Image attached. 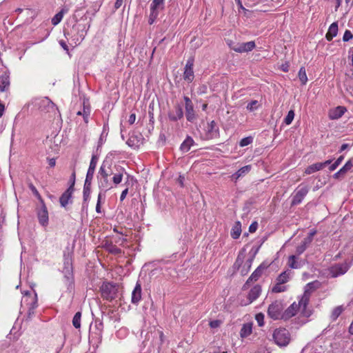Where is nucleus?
I'll return each mask as SVG.
<instances>
[{
	"mask_svg": "<svg viewBox=\"0 0 353 353\" xmlns=\"http://www.w3.org/2000/svg\"><path fill=\"white\" fill-rule=\"evenodd\" d=\"M124 174L127 176L128 181L134 179L132 176L126 172L125 168L118 166L116 167V171L114 172L110 170L109 168H106L103 162L99 168L97 176L99 190L106 192L113 188V185H118L122 181Z\"/></svg>",
	"mask_w": 353,
	"mask_h": 353,
	"instance_id": "f257e3e1",
	"label": "nucleus"
},
{
	"mask_svg": "<svg viewBox=\"0 0 353 353\" xmlns=\"http://www.w3.org/2000/svg\"><path fill=\"white\" fill-rule=\"evenodd\" d=\"M22 294L20 314L25 313L26 320L30 321L34 316V310L38 307L37 294L33 289L25 291Z\"/></svg>",
	"mask_w": 353,
	"mask_h": 353,
	"instance_id": "f03ea898",
	"label": "nucleus"
},
{
	"mask_svg": "<svg viewBox=\"0 0 353 353\" xmlns=\"http://www.w3.org/2000/svg\"><path fill=\"white\" fill-rule=\"evenodd\" d=\"M309 300L310 294L307 292L301 296L298 303L294 302L285 310H284V320H288L295 316L299 311H301L303 316H309L310 315V312L307 310Z\"/></svg>",
	"mask_w": 353,
	"mask_h": 353,
	"instance_id": "7ed1b4c3",
	"label": "nucleus"
},
{
	"mask_svg": "<svg viewBox=\"0 0 353 353\" xmlns=\"http://www.w3.org/2000/svg\"><path fill=\"white\" fill-rule=\"evenodd\" d=\"M88 28L86 24L77 23L70 30H64V35L68 39H72L74 44L77 45L84 39Z\"/></svg>",
	"mask_w": 353,
	"mask_h": 353,
	"instance_id": "20e7f679",
	"label": "nucleus"
},
{
	"mask_svg": "<svg viewBox=\"0 0 353 353\" xmlns=\"http://www.w3.org/2000/svg\"><path fill=\"white\" fill-rule=\"evenodd\" d=\"M268 316L274 321L284 320V304L281 300L273 301L268 307Z\"/></svg>",
	"mask_w": 353,
	"mask_h": 353,
	"instance_id": "39448f33",
	"label": "nucleus"
},
{
	"mask_svg": "<svg viewBox=\"0 0 353 353\" xmlns=\"http://www.w3.org/2000/svg\"><path fill=\"white\" fill-rule=\"evenodd\" d=\"M274 343L279 347L287 346L291 340L290 334L285 328H277L272 334Z\"/></svg>",
	"mask_w": 353,
	"mask_h": 353,
	"instance_id": "423d86ee",
	"label": "nucleus"
},
{
	"mask_svg": "<svg viewBox=\"0 0 353 353\" xmlns=\"http://www.w3.org/2000/svg\"><path fill=\"white\" fill-rule=\"evenodd\" d=\"M101 291L103 298L108 301H112L117 296V287L114 284L104 283L101 286Z\"/></svg>",
	"mask_w": 353,
	"mask_h": 353,
	"instance_id": "0eeeda50",
	"label": "nucleus"
},
{
	"mask_svg": "<svg viewBox=\"0 0 353 353\" xmlns=\"http://www.w3.org/2000/svg\"><path fill=\"white\" fill-rule=\"evenodd\" d=\"M63 273L66 281V284L72 285L73 284V268L72 261L70 258H65L63 263Z\"/></svg>",
	"mask_w": 353,
	"mask_h": 353,
	"instance_id": "6e6552de",
	"label": "nucleus"
},
{
	"mask_svg": "<svg viewBox=\"0 0 353 353\" xmlns=\"http://www.w3.org/2000/svg\"><path fill=\"white\" fill-rule=\"evenodd\" d=\"M308 191L309 189L306 185H300L295 190L292 200V205H296L300 204L308 193Z\"/></svg>",
	"mask_w": 353,
	"mask_h": 353,
	"instance_id": "1a4fd4ad",
	"label": "nucleus"
},
{
	"mask_svg": "<svg viewBox=\"0 0 353 353\" xmlns=\"http://www.w3.org/2000/svg\"><path fill=\"white\" fill-rule=\"evenodd\" d=\"M219 135V130L215 121H212L208 123L205 128L204 139L208 140L212 139L217 138Z\"/></svg>",
	"mask_w": 353,
	"mask_h": 353,
	"instance_id": "9d476101",
	"label": "nucleus"
},
{
	"mask_svg": "<svg viewBox=\"0 0 353 353\" xmlns=\"http://www.w3.org/2000/svg\"><path fill=\"white\" fill-rule=\"evenodd\" d=\"M185 101V117L188 121L193 123L196 119V116L194 112V105L191 99L185 96L183 97Z\"/></svg>",
	"mask_w": 353,
	"mask_h": 353,
	"instance_id": "9b49d317",
	"label": "nucleus"
},
{
	"mask_svg": "<svg viewBox=\"0 0 353 353\" xmlns=\"http://www.w3.org/2000/svg\"><path fill=\"white\" fill-rule=\"evenodd\" d=\"M350 265L347 262L338 263L332 265L330 269V274L332 277H337L344 274L350 268Z\"/></svg>",
	"mask_w": 353,
	"mask_h": 353,
	"instance_id": "f8f14e48",
	"label": "nucleus"
},
{
	"mask_svg": "<svg viewBox=\"0 0 353 353\" xmlns=\"http://www.w3.org/2000/svg\"><path fill=\"white\" fill-rule=\"evenodd\" d=\"M41 206L37 210V217L39 223L46 227L48 225L49 221L48 212L43 200H41Z\"/></svg>",
	"mask_w": 353,
	"mask_h": 353,
	"instance_id": "ddd939ff",
	"label": "nucleus"
},
{
	"mask_svg": "<svg viewBox=\"0 0 353 353\" xmlns=\"http://www.w3.org/2000/svg\"><path fill=\"white\" fill-rule=\"evenodd\" d=\"M193 66L194 59L190 58L187 61L183 72V79L188 83H191L194 80Z\"/></svg>",
	"mask_w": 353,
	"mask_h": 353,
	"instance_id": "4468645a",
	"label": "nucleus"
},
{
	"mask_svg": "<svg viewBox=\"0 0 353 353\" xmlns=\"http://www.w3.org/2000/svg\"><path fill=\"white\" fill-rule=\"evenodd\" d=\"M10 84V73L6 68H2L0 74V91L7 92Z\"/></svg>",
	"mask_w": 353,
	"mask_h": 353,
	"instance_id": "2eb2a0df",
	"label": "nucleus"
},
{
	"mask_svg": "<svg viewBox=\"0 0 353 353\" xmlns=\"http://www.w3.org/2000/svg\"><path fill=\"white\" fill-rule=\"evenodd\" d=\"M74 192L72 187L68 188L61 194L59 198L60 205L63 208H65L69 203H72V196Z\"/></svg>",
	"mask_w": 353,
	"mask_h": 353,
	"instance_id": "dca6fc26",
	"label": "nucleus"
},
{
	"mask_svg": "<svg viewBox=\"0 0 353 353\" xmlns=\"http://www.w3.org/2000/svg\"><path fill=\"white\" fill-rule=\"evenodd\" d=\"M183 117V111L182 106L177 104L174 107V109L168 112V118L170 121H176Z\"/></svg>",
	"mask_w": 353,
	"mask_h": 353,
	"instance_id": "f3484780",
	"label": "nucleus"
},
{
	"mask_svg": "<svg viewBox=\"0 0 353 353\" xmlns=\"http://www.w3.org/2000/svg\"><path fill=\"white\" fill-rule=\"evenodd\" d=\"M332 163V160H327L325 162L316 163L311 165H309L305 170L306 174H311L314 172L319 171L325 168L326 165H330Z\"/></svg>",
	"mask_w": 353,
	"mask_h": 353,
	"instance_id": "a211bd4d",
	"label": "nucleus"
},
{
	"mask_svg": "<svg viewBox=\"0 0 353 353\" xmlns=\"http://www.w3.org/2000/svg\"><path fill=\"white\" fill-rule=\"evenodd\" d=\"M261 288L259 285H254L249 292L248 295V302L244 305H248L254 301L261 294Z\"/></svg>",
	"mask_w": 353,
	"mask_h": 353,
	"instance_id": "6ab92c4d",
	"label": "nucleus"
},
{
	"mask_svg": "<svg viewBox=\"0 0 353 353\" xmlns=\"http://www.w3.org/2000/svg\"><path fill=\"white\" fill-rule=\"evenodd\" d=\"M256 45L254 41H248L246 43H241L237 47L233 48V50L242 53V52H248L252 51Z\"/></svg>",
	"mask_w": 353,
	"mask_h": 353,
	"instance_id": "aec40b11",
	"label": "nucleus"
},
{
	"mask_svg": "<svg viewBox=\"0 0 353 353\" xmlns=\"http://www.w3.org/2000/svg\"><path fill=\"white\" fill-rule=\"evenodd\" d=\"M141 299V284L137 282L132 292L131 301L134 305H138Z\"/></svg>",
	"mask_w": 353,
	"mask_h": 353,
	"instance_id": "412c9836",
	"label": "nucleus"
},
{
	"mask_svg": "<svg viewBox=\"0 0 353 353\" xmlns=\"http://www.w3.org/2000/svg\"><path fill=\"white\" fill-rule=\"evenodd\" d=\"M346 111L343 106H338L329 112V117L331 119H338L341 118Z\"/></svg>",
	"mask_w": 353,
	"mask_h": 353,
	"instance_id": "4be33fe9",
	"label": "nucleus"
},
{
	"mask_svg": "<svg viewBox=\"0 0 353 353\" xmlns=\"http://www.w3.org/2000/svg\"><path fill=\"white\" fill-rule=\"evenodd\" d=\"M194 141L193 139L191 137L188 136L181 144V151L183 153L188 152L190 150L191 147L194 145Z\"/></svg>",
	"mask_w": 353,
	"mask_h": 353,
	"instance_id": "5701e85b",
	"label": "nucleus"
},
{
	"mask_svg": "<svg viewBox=\"0 0 353 353\" xmlns=\"http://www.w3.org/2000/svg\"><path fill=\"white\" fill-rule=\"evenodd\" d=\"M338 32V23L337 22L332 23L326 33L325 38L327 41H332L335 37Z\"/></svg>",
	"mask_w": 353,
	"mask_h": 353,
	"instance_id": "b1692460",
	"label": "nucleus"
},
{
	"mask_svg": "<svg viewBox=\"0 0 353 353\" xmlns=\"http://www.w3.org/2000/svg\"><path fill=\"white\" fill-rule=\"evenodd\" d=\"M68 11V9L66 8L65 7H63L61 9V10L57 13L52 18V20H51V22L54 25V26H57L58 25L61 21V20L63 19V17L64 16V14L65 13H67Z\"/></svg>",
	"mask_w": 353,
	"mask_h": 353,
	"instance_id": "393cba45",
	"label": "nucleus"
},
{
	"mask_svg": "<svg viewBox=\"0 0 353 353\" xmlns=\"http://www.w3.org/2000/svg\"><path fill=\"white\" fill-rule=\"evenodd\" d=\"M252 323H245L243 324L241 331H240V336L243 339L248 337L252 334Z\"/></svg>",
	"mask_w": 353,
	"mask_h": 353,
	"instance_id": "a878e982",
	"label": "nucleus"
},
{
	"mask_svg": "<svg viewBox=\"0 0 353 353\" xmlns=\"http://www.w3.org/2000/svg\"><path fill=\"white\" fill-rule=\"evenodd\" d=\"M241 234V224L240 221H237L233 225L230 235L234 239H237Z\"/></svg>",
	"mask_w": 353,
	"mask_h": 353,
	"instance_id": "bb28decb",
	"label": "nucleus"
},
{
	"mask_svg": "<svg viewBox=\"0 0 353 353\" xmlns=\"http://www.w3.org/2000/svg\"><path fill=\"white\" fill-rule=\"evenodd\" d=\"M164 0H152L150 6V10H153L159 12L160 10L163 9Z\"/></svg>",
	"mask_w": 353,
	"mask_h": 353,
	"instance_id": "cd10ccee",
	"label": "nucleus"
},
{
	"mask_svg": "<svg viewBox=\"0 0 353 353\" xmlns=\"http://www.w3.org/2000/svg\"><path fill=\"white\" fill-rule=\"evenodd\" d=\"M310 243L311 242L310 239L304 238L303 240L301 241V244L297 246L296 253L298 255L301 254L302 253H303V252L306 250V248L309 246Z\"/></svg>",
	"mask_w": 353,
	"mask_h": 353,
	"instance_id": "c85d7f7f",
	"label": "nucleus"
},
{
	"mask_svg": "<svg viewBox=\"0 0 353 353\" xmlns=\"http://www.w3.org/2000/svg\"><path fill=\"white\" fill-rule=\"evenodd\" d=\"M263 269L264 268L261 265L259 266L249 277L248 280L247 281V283L250 281H257L261 276Z\"/></svg>",
	"mask_w": 353,
	"mask_h": 353,
	"instance_id": "c756f323",
	"label": "nucleus"
},
{
	"mask_svg": "<svg viewBox=\"0 0 353 353\" xmlns=\"http://www.w3.org/2000/svg\"><path fill=\"white\" fill-rule=\"evenodd\" d=\"M288 265L293 269H299L301 267V263L297 261V258L294 255L289 256Z\"/></svg>",
	"mask_w": 353,
	"mask_h": 353,
	"instance_id": "7c9ffc66",
	"label": "nucleus"
},
{
	"mask_svg": "<svg viewBox=\"0 0 353 353\" xmlns=\"http://www.w3.org/2000/svg\"><path fill=\"white\" fill-rule=\"evenodd\" d=\"M290 272L285 271L278 276V277L276 279V281L284 284L290 280Z\"/></svg>",
	"mask_w": 353,
	"mask_h": 353,
	"instance_id": "2f4dec72",
	"label": "nucleus"
},
{
	"mask_svg": "<svg viewBox=\"0 0 353 353\" xmlns=\"http://www.w3.org/2000/svg\"><path fill=\"white\" fill-rule=\"evenodd\" d=\"M298 75L302 85H305L307 82V77L304 67L300 68Z\"/></svg>",
	"mask_w": 353,
	"mask_h": 353,
	"instance_id": "473e14b6",
	"label": "nucleus"
},
{
	"mask_svg": "<svg viewBox=\"0 0 353 353\" xmlns=\"http://www.w3.org/2000/svg\"><path fill=\"white\" fill-rule=\"evenodd\" d=\"M343 306L340 305V306H337L333 310H332V312L331 314V319L332 321H335L337 319V318L341 314V313L343 312Z\"/></svg>",
	"mask_w": 353,
	"mask_h": 353,
	"instance_id": "72a5a7b5",
	"label": "nucleus"
},
{
	"mask_svg": "<svg viewBox=\"0 0 353 353\" xmlns=\"http://www.w3.org/2000/svg\"><path fill=\"white\" fill-rule=\"evenodd\" d=\"M81 313L80 312H77L72 319V325L75 328H80L81 327Z\"/></svg>",
	"mask_w": 353,
	"mask_h": 353,
	"instance_id": "f704fd0d",
	"label": "nucleus"
},
{
	"mask_svg": "<svg viewBox=\"0 0 353 353\" xmlns=\"http://www.w3.org/2000/svg\"><path fill=\"white\" fill-rule=\"evenodd\" d=\"M285 290H286V287L283 285V283H279L278 281L272 289V291L275 293L283 292H285Z\"/></svg>",
	"mask_w": 353,
	"mask_h": 353,
	"instance_id": "c9c22d12",
	"label": "nucleus"
},
{
	"mask_svg": "<svg viewBox=\"0 0 353 353\" xmlns=\"http://www.w3.org/2000/svg\"><path fill=\"white\" fill-rule=\"evenodd\" d=\"M294 118V112L292 110H290L288 112L286 117L284 119V123L286 125H290L292 123L293 119Z\"/></svg>",
	"mask_w": 353,
	"mask_h": 353,
	"instance_id": "e433bc0d",
	"label": "nucleus"
},
{
	"mask_svg": "<svg viewBox=\"0 0 353 353\" xmlns=\"http://www.w3.org/2000/svg\"><path fill=\"white\" fill-rule=\"evenodd\" d=\"M252 142H253V137L251 136H249V137L243 138L239 142V145L241 147H245V146H247V145L251 144Z\"/></svg>",
	"mask_w": 353,
	"mask_h": 353,
	"instance_id": "4c0bfd02",
	"label": "nucleus"
},
{
	"mask_svg": "<svg viewBox=\"0 0 353 353\" xmlns=\"http://www.w3.org/2000/svg\"><path fill=\"white\" fill-rule=\"evenodd\" d=\"M150 16H149V19H148V23L150 25H152L156 21L157 18L159 16V12L153 11V10H150Z\"/></svg>",
	"mask_w": 353,
	"mask_h": 353,
	"instance_id": "58836bf2",
	"label": "nucleus"
},
{
	"mask_svg": "<svg viewBox=\"0 0 353 353\" xmlns=\"http://www.w3.org/2000/svg\"><path fill=\"white\" fill-rule=\"evenodd\" d=\"M128 334V330L125 327H121L117 332V336L119 339H123Z\"/></svg>",
	"mask_w": 353,
	"mask_h": 353,
	"instance_id": "ea45409f",
	"label": "nucleus"
},
{
	"mask_svg": "<svg viewBox=\"0 0 353 353\" xmlns=\"http://www.w3.org/2000/svg\"><path fill=\"white\" fill-rule=\"evenodd\" d=\"M318 285V282H311L306 285L305 288V291L303 294H305L307 292L310 295V291L316 288Z\"/></svg>",
	"mask_w": 353,
	"mask_h": 353,
	"instance_id": "a19ab883",
	"label": "nucleus"
},
{
	"mask_svg": "<svg viewBox=\"0 0 353 353\" xmlns=\"http://www.w3.org/2000/svg\"><path fill=\"white\" fill-rule=\"evenodd\" d=\"M255 319H256L259 326H260V327L263 326V325H264V314L263 313L256 314L255 316Z\"/></svg>",
	"mask_w": 353,
	"mask_h": 353,
	"instance_id": "79ce46f5",
	"label": "nucleus"
},
{
	"mask_svg": "<svg viewBox=\"0 0 353 353\" xmlns=\"http://www.w3.org/2000/svg\"><path fill=\"white\" fill-rule=\"evenodd\" d=\"M258 101L253 100L247 105V109L251 112L254 111L257 109Z\"/></svg>",
	"mask_w": 353,
	"mask_h": 353,
	"instance_id": "37998d69",
	"label": "nucleus"
},
{
	"mask_svg": "<svg viewBox=\"0 0 353 353\" xmlns=\"http://www.w3.org/2000/svg\"><path fill=\"white\" fill-rule=\"evenodd\" d=\"M98 161V157L96 155H92L88 169L95 170Z\"/></svg>",
	"mask_w": 353,
	"mask_h": 353,
	"instance_id": "c03bdc74",
	"label": "nucleus"
},
{
	"mask_svg": "<svg viewBox=\"0 0 353 353\" xmlns=\"http://www.w3.org/2000/svg\"><path fill=\"white\" fill-rule=\"evenodd\" d=\"M353 167V160L347 161L345 165L341 168L345 173L349 171Z\"/></svg>",
	"mask_w": 353,
	"mask_h": 353,
	"instance_id": "a18cd8bd",
	"label": "nucleus"
},
{
	"mask_svg": "<svg viewBox=\"0 0 353 353\" xmlns=\"http://www.w3.org/2000/svg\"><path fill=\"white\" fill-rule=\"evenodd\" d=\"M250 170H251V165H245V166L241 168L239 170H237V172L241 174V176H243L245 174H246L247 173H248L250 171Z\"/></svg>",
	"mask_w": 353,
	"mask_h": 353,
	"instance_id": "49530a36",
	"label": "nucleus"
},
{
	"mask_svg": "<svg viewBox=\"0 0 353 353\" xmlns=\"http://www.w3.org/2000/svg\"><path fill=\"white\" fill-rule=\"evenodd\" d=\"M29 188L31 190L33 194L41 202V200H43V199H42L40 194L39 193L38 190L34 187V185L33 184L30 183L29 185Z\"/></svg>",
	"mask_w": 353,
	"mask_h": 353,
	"instance_id": "de8ad7c7",
	"label": "nucleus"
},
{
	"mask_svg": "<svg viewBox=\"0 0 353 353\" xmlns=\"http://www.w3.org/2000/svg\"><path fill=\"white\" fill-rule=\"evenodd\" d=\"M353 38V34L350 30H346L343 37V41L347 42Z\"/></svg>",
	"mask_w": 353,
	"mask_h": 353,
	"instance_id": "09e8293b",
	"label": "nucleus"
},
{
	"mask_svg": "<svg viewBox=\"0 0 353 353\" xmlns=\"http://www.w3.org/2000/svg\"><path fill=\"white\" fill-rule=\"evenodd\" d=\"M114 241L117 243H119L120 245H122L124 242H125L127 240L123 236L122 233H119L117 236L114 238Z\"/></svg>",
	"mask_w": 353,
	"mask_h": 353,
	"instance_id": "8fccbe9b",
	"label": "nucleus"
},
{
	"mask_svg": "<svg viewBox=\"0 0 353 353\" xmlns=\"http://www.w3.org/2000/svg\"><path fill=\"white\" fill-rule=\"evenodd\" d=\"M41 106L43 105V106H48V107H51V108H53V106H54L53 103L48 98H45V99H42L41 101Z\"/></svg>",
	"mask_w": 353,
	"mask_h": 353,
	"instance_id": "3c124183",
	"label": "nucleus"
},
{
	"mask_svg": "<svg viewBox=\"0 0 353 353\" xmlns=\"http://www.w3.org/2000/svg\"><path fill=\"white\" fill-rule=\"evenodd\" d=\"M94 170L88 169L86 174L85 180L92 181L94 176Z\"/></svg>",
	"mask_w": 353,
	"mask_h": 353,
	"instance_id": "603ef678",
	"label": "nucleus"
},
{
	"mask_svg": "<svg viewBox=\"0 0 353 353\" xmlns=\"http://www.w3.org/2000/svg\"><path fill=\"white\" fill-rule=\"evenodd\" d=\"M221 322L219 320H214L211 321L209 323L211 328H216L219 327L221 325Z\"/></svg>",
	"mask_w": 353,
	"mask_h": 353,
	"instance_id": "864d4df0",
	"label": "nucleus"
},
{
	"mask_svg": "<svg viewBox=\"0 0 353 353\" xmlns=\"http://www.w3.org/2000/svg\"><path fill=\"white\" fill-rule=\"evenodd\" d=\"M258 228V223L256 221H254L251 223V225L249 227V232L251 233H253L256 232V230Z\"/></svg>",
	"mask_w": 353,
	"mask_h": 353,
	"instance_id": "5fc2aeb1",
	"label": "nucleus"
},
{
	"mask_svg": "<svg viewBox=\"0 0 353 353\" xmlns=\"http://www.w3.org/2000/svg\"><path fill=\"white\" fill-rule=\"evenodd\" d=\"M330 3L334 5L335 10L336 11L338 8L341 6V0H327Z\"/></svg>",
	"mask_w": 353,
	"mask_h": 353,
	"instance_id": "6e6d98bb",
	"label": "nucleus"
},
{
	"mask_svg": "<svg viewBox=\"0 0 353 353\" xmlns=\"http://www.w3.org/2000/svg\"><path fill=\"white\" fill-rule=\"evenodd\" d=\"M90 192H91V190L83 189V194L84 201H87L90 199Z\"/></svg>",
	"mask_w": 353,
	"mask_h": 353,
	"instance_id": "4d7b16f0",
	"label": "nucleus"
},
{
	"mask_svg": "<svg viewBox=\"0 0 353 353\" xmlns=\"http://www.w3.org/2000/svg\"><path fill=\"white\" fill-rule=\"evenodd\" d=\"M110 252L111 253H113V254H121V250L120 248H117V246H112L110 249Z\"/></svg>",
	"mask_w": 353,
	"mask_h": 353,
	"instance_id": "13d9d810",
	"label": "nucleus"
},
{
	"mask_svg": "<svg viewBox=\"0 0 353 353\" xmlns=\"http://www.w3.org/2000/svg\"><path fill=\"white\" fill-rule=\"evenodd\" d=\"M128 193V187H126V188H125L122 191V192H121V196H120V201H123L125 199V197H126V196H127Z\"/></svg>",
	"mask_w": 353,
	"mask_h": 353,
	"instance_id": "bf43d9fd",
	"label": "nucleus"
},
{
	"mask_svg": "<svg viewBox=\"0 0 353 353\" xmlns=\"http://www.w3.org/2000/svg\"><path fill=\"white\" fill-rule=\"evenodd\" d=\"M345 173L343 172V170H342L341 169H340L338 172H336V173L334 174L333 175V178L334 179H339L340 178L341 176H343Z\"/></svg>",
	"mask_w": 353,
	"mask_h": 353,
	"instance_id": "052dcab7",
	"label": "nucleus"
},
{
	"mask_svg": "<svg viewBox=\"0 0 353 353\" xmlns=\"http://www.w3.org/2000/svg\"><path fill=\"white\" fill-rule=\"evenodd\" d=\"M91 184H92V181L85 180L83 189L91 190Z\"/></svg>",
	"mask_w": 353,
	"mask_h": 353,
	"instance_id": "680f3d73",
	"label": "nucleus"
},
{
	"mask_svg": "<svg viewBox=\"0 0 353 353\" xmlns=\"http://www.w3.org/2000/svg\"><path fill=\"white\" fill-rule=\"evenodd\" d=\"M235 1H236V4H237V5H238V6H239V9H240V10H241L244 11V12H247V11H248V10H247V9H245V8L243 7V6L242 2H241V0H235Z\"/></svg>",
	"mask_w": 353,
	"mask_h": 353,
	"instance_id": "e2e57ef3",
	"label": "nucleus"
},
{
	"mask_svg": "<svg viewBox=\"0 0 353 353\" xmlns=\"http://www.w3.org/2000/svg\"><path fill=\"white\" fill-rule=\"evenodd\" d=\"M136 120V114H131L128 119V123L130 124H133Z\"/></svg>",
	"mask_w": 353,
	"mask_h": 353,
	"instance_id": "0e129e2a",
	"label": "nucleus"
},
{
	"mask_svg": "<svg viewBox=\"0 0 353 353\" xmlns=\"http://www.w3.org/2000/svg\"><path fill=\"white\" fill-rule=\"evenodd\" d=\"M70 182L71 184L69 187H72L74 188V183H75V172L74 171L70 176Z\"/></svg>",
	"mask_w": 353,
	"mask_h": 353,
	"instance_id": "69168bd1",
	"label": "nucleus"
},
{
	"mask_svg": "<svg viewBox=\"0 0 353 353\" xmlns=\"http://www.w3.org/2000/svg\"><path fill=\"white\" fill-rule=\"evenodd\" d=\"M105 192H104L103 191H101L100 190V192L98 194V198H97V201H99V203H101L102 199H105Z\"/></svg>",
	"mask_w": 353,
	"mask_h": 353,
	"instance_id": "338daca9",
	"label": "nucleus"
},
{
	"mask_svg": "<svg viewBox=\"0 0 353 353\" xmlns=\"http://www.w3.org/2000/svg\"><path fill=\"white\" fill-rule=\"evenodd\" d=\"M88 111L89 114H90V108L89 105H86L85 101H83V113H85L86 111Z\"/></svg>",
	"mask_w": 353,
	"mask_h": 353,
	"instance_id": "774afa93",
	"label": "nucleus"
}]
</instances>
